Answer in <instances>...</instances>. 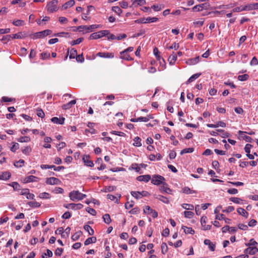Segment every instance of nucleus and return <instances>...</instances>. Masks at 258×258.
<instances>
[{"mask_svg":"<svg viewBox=\"0 0 258 258\" xmlns=\"http://www.w3.org/2000/svg\"><path fill=\"white\" fill-rule=\"evenodd\" d=\"M76 103V100H73L70 101L69 103L63 104L62 106V108L65 110L69 109L71 108H72L73 105H75Z\"/></svg>","mask_w":258,"mask_h":258,"instance_id":"nucleus-24","label":"nucleus"},{"mask_svg":"<svg viewBox=\"0 0 258 258\" xmlns=\"http://www.w3.org/2000/svg\"><path fill=\"white\" fill-rule=\"evenodd\" d=\"M157 60L159 61L160 64V66L158 68L159 70H163L165 68L166 66V63L164 59L161 56H158Z\"/></svg>","mask_w":258,"mask_h":258,"instance_id":"nucleus-19","label":"nucleus"},{"mask_svg":"<svg viewBox=\"0 0 258 258\" xmlns=\"http://www.w3.org/2000/svg\"><path fill=\"white\" fill-rule=\"evenodd\" d=\"M245 245L246 246H258V243L255 241L253 239H251L249 240V242L246 243Z\"/></svg>","mask_w":258,"mask_h":258,"instance_id":"nucleus-41","label":"nucleus"},{"mask_svg":"<svg viewBox=\"0 0 258 258\" xmlns=\"http://www.w3.org/2000/svg\"><path fill=\"white\" fill-rule=\"evenodd\" d=\"M26 36V34L24 32H19L16 34L7 35V37L12 38V39H23Z\"/></svg>","mask_w":258,"mask_h":258,"instance_id":"nucleus-10","label":"nucleus"},{"mask_svg":"<svg viewBox=\"0 0 258 258\" xmlns=\"http://www.w3.org/2000/svg\"><path fill=\"white\" fill-rule=\"evenodd\" d=\"M182 229L186 234H194L195 233V231L190 227H187L186 226H183L182 227Z\"/></svg>","mask_w":258,"mask_h":258,"instance_id":"nucleus-33","label":"nucleus"},{"mask_svg":"<svg viewBox=\"0 0 258 258\" xmlns=\"http://www.w3.org/2000/svg\"><path fill=\"white\" fill-rule=\"evenodd\" d=\"M32 149L30 146H26L22 150V153L25 155H29Z\"/></svg>","mask_w":258,"mask_h":258,"instance_id":"nucleus-53","label":"nucleus"},{"mask_svg":"<svg viewBox=\"0 0 258 258\" xmlns=\"http://www.w3.org/2000/svg\"><path fill=\"white\" fill-rule=\"evenodd\" d=\"M249 78V76L247 74H244L242 75H239L238 76V80L240 81H244L248 79Z\"/></svg>","mask_w":258,"mask_h":258,"instance_id":"nucleus-58","label":"nucleus"},{"mask_svg":"<svg viewBox=\"0 0 258 258\" xmlns=\"http://www.w3.org/2000/svg\"><path fill=\"white\" fill-rule=\"evenodd\" d=\"M200 61V57L197 56L195 58L188 59L186 61V63L188 65H195L198 63Z\"/></svg>","mask_w":258,"mask_h":258,"instance_id":"nucleus-18","label":"nucleus"},{"mask_svg":"<svg viewBox=\"0 0 258 258\" xmlns=\"http://www.w3.org/2000/svg\"><path fill=\"white\" fill-rule=\"evenodd\" d=\"M158 19L156 17H147L146 18V23H153L157 21Z\"/></svg>","mask_w":258,"mask_h":258,"instance_id":"nucleus-60","label":"nucleus"},{"mask_svg":"<svg viewBox=\"0 0 258 258\" xmlns=\"http://www.w3.org/2000/svg\"><path fill=\"white\" fill-rule=\"evenodd\" d=\"M38 197L39 198L43 199H48L50 198L49 194L48 192H43L40 193Z\"/></svg>","mask_w":258,"mask_h":258,"instance_id":"nucleus-45","label":"nucleus"},{"mask_svg":"<svg viewBox=\"0 0 258 258\" xmlns=\"http://www.w3.org/2000/svg\"><path fill=\"white\" fill-rule=\"evenodd\" d=\"M57 4V0H52L47 4L46 9L49 13L56 12L58 10Z\"/></svg>","mask_w":258,"mask_h":258,"instance_id":"nucleus-2","label":"nucleus"},{"mask_svg":"<svg viewBox=\"0 0 258 258\" xmlns=\"http://www.w3.org/2000/svg\"><path fill=\"white\" fill-rule=\"evenodd\" d=\"M230 201L235 203V204H241L242 201V200L241 199H240L239 198H236V197L231 198L230 199Z\"/></svg>","mask_w":258,"mask_h":258,"instance_id":"nucleus-48","label":"nucleus"},{"mask_svg":"<svg viewBox=\"0 0 258 258\" xmlns=\"http://www.w3.org/2000/svg\"><path fill=\"white\" fill-rule=\"evenodd\" d=\"M68 53H70V58L72 59L76 57L77 54V51L74 48L71 49Z\"/></svg>","mask_w":258,"mask_h":258,"instance_id":"nucleus-40","label":"nucleus"},{"mask_svg":"<svg viewBox=\"0 0 258 258\" xmlns=\"http://www.w3.org/2000/svg\"><path fill=\"white\" fill-rule=\"evenodd\" d=\"M51 120L52 122L56 124H63L64 121V118L61 117L58 118L57 117H53L51 119Z\"/></svg>","mask_w":258,"mask_h":258,"instance_id":"nucleus-20","label":"nucleus"},{"mask_svg":"<svg viewBox=\"0 0 258 258\" xmlns=\"http://www.w3.org/2000/svg\"><path fill=\"white\" fill-rule=\"evenodd\" d=\"M69 197L72 201H79L86 197V195L78 190H73L69 193Z\"/></svg>","mask_w":258,"mask_h":258,"instance_id":"nucleus-1","label":"nucleus"},{"mask_svg":"<svg viewBox=\"0 0 258 258\" xmlns=\"http://www.w3.org/2000/svg\"><path fill=\"white\" fill-rule=\"evenodd\" d=\"M75 1L74 0H70L68 2L66 3L63 6L62 8L63 9H67L69 7H71L75 5Z\"/></svg>","mask_w":258,"mask_h":258,"instance_id":"nucleus-36","label":"nucleus"},{"mask_svg":"<svg viewBox=\"0 0 258 258\" xmlns=\"http://www.w3.org/2000/svg\"><path fill=\"white\" fill-rule=\"evenodd\" d=\"M27 204L32 208H38L40 206V204L37 202H29Z\"/></svg>","mask_w":258,"mask_h":258,"instance_id":"nucleus-47","label":"nucleus"},{"mask_svg":"<svg viewBox=\"0 0 258 258\" xmlns=\"http://www.w3.org/2000/svg\"><path fill=\"white\" fill-rule=\"evenodd\" d=\"M243 7L244 11H249L254 10L253 3L247 4Z\"/></svg>","mask_w":258,"mask_h":258,"instance_id":"nucleus-46","label":"nucleus"},{"mask_svg":"<svg viewBox=\"0 0 258 258\" xmlns=\"http://www.w3.org/2000/svg\"><path fill=\"white\" fill-rule=\"evenodd\" d=\"M143 211L144 213L148 215H151L154 218L158 217V213L156 211L151 209L149 206H145Z\"/></svg>","mask_w":258,"mask_h":258,"instance_id":"nucleus-6","label":"nucleus"},{"mask_svg":"<svg viewBox=\"0 0 258 258\" xmlns=\"http://www.w3.org/2000/svg\"><path fill=\"white\" fill-rule=\"evenodd\" d=\"M84 229L85 231L88 232L89 235H93L94 234V230L88 225H85L84 226Z\"/></svg>","mask_w":258,"mask_h":258,"instance_id":"nucleus-34","label":"nucleus"},{"mask_svg":"<svg viewBox=\"0 0 258 258\" xmlns=\"http://www.w3.org/2000/svg\"><path fill=\"white\" fill-rule=\"evenodd\" d=\"M11 177V174L9 172L6 171L0 173V180H7Z\"/></svg>","mask_w":258,"mask_h":258,"instance_id":"nucleus-23","label":"nucleus"},{"mask_svg":"<svg viewBox=\"0 0 258 258\" xmlns=\"http://www.w3.org/2000/svg\"><path fill=\"white\" fill-rule=\"evenodd\" d=\"M120 58L126 60H132L133 58L127 54V52L121 53L120 52Z\"/></svg>","mask_w":258,"mask_h":258,"instance_id":"nucleus-32","label":"nucleus"},{"mask_svg":"<svg viewBox=\"0 0 258 258\" xmlns=\"http://www.w3.org/2000/svg\"><path fill=\"white\" fill-rule=\"evenodd\" d=\"M181 207L186 210H192L194 209V207L192 205L188 204H183L181 205Z\"/></svg>","mask_w":258,"mask_h":258,"instance_id":"nucleus-49","label":"nucleus"},{"mask_svg":"<svg viewBox=\"0 0 258 258\" xmlns=\"http://www.w3.org/2000/svg\"><path fill=\"white\" fill-rule=\"evenodd\" d=\"M182 192L185 194H196L197 191L196 190L190 189L188 187H184L182 189Z\"/></svg>","mask_w":258,"mask_h":258,"instance_id":"nucleus-31","label":"nucleus"},{"mask_svg":"<svg viewBox=\"0 0 258 258\" xmlns=\"http://www.w3.org/2000/svg\"><path fill=\"white\" fill-rule=\"evenodd\" d=\"M103 219L104 222L107 224H109L111 221L110 215L108 214H105L103 216Z\"/></svg>","mask_w":258,"mask_h":258,"instance_id":"nucleus-44","label":"nucleus"},{"mask_svg":"<svg viewBox=\"0 0 258 258\" xmlns=\"http://www.w3.org/2000/svg\"><path fill=\"white\" fill-rule=\"evenodd\" d=\"M133 145L136 147H141L142 146L141 139L138 137H136L134 139Z\"/></svg>","mask_w":258,"mask_h":258,"instance_id":"nucleus-37","label":"nucleus"},{"mask_svg":"<svg viewBox=\"0 0 258 258\" xmlns=\"http://www.w3.org/2000/svg\"><path fill=\"white\" fill-rule=\"evenodd\" d=\"M159 189L161 192L170 194L171 192V190L168 187L167 184L164 181L161 184Z\"/></svg>","mask_w":258,"mask_h":258,"instance_id":"nucleus-13","label":"nucleus"},{"mask_svg":"<svg viewBox=\"0 0 258 258\" xmlns=\"http://www.w3.org/2000/svg\"><path fill=\"white\" fill-rule=\"evenodd\" d=\"M52 141V139L50 137H46L44 139V142L45 143L43 145V147L45 148H51V145L48 144L50 143Z\"/></svg>","mask_w":258,"mask_h":258,"instance_id":"nucleus-28","label":"nucleus"},{"mask_svg":"<svg viewBox=\"0 0 258 258\" xmlns=\"http://www.w3.org/2000/svg\"><path fill=\"white\" fill-rule=\"evenodd\" d=\"M31 140L30 138L28 136L21 137L17 139V141L20 143L29 142Z\"/></svg>","mask_w":258,"mask_h":258,"instance_id":"nucleus-39","label":"nucleus"},{"mask_svg":"<svg viewBox=\"0 0 258 258\" xmlns=\"http://www.w3.org/2000/svg\"><path fill=\"white\" fill-rule=\"evenodd\" d=\"M204 242L205 245H208L209 248L211 251H214L215 250V244L211 242L210 240L206 239L204 240Z\"/></svg>","mask_w":258,"mask_h":258,"instance_id":"nucleus-17","label":"nucleus"},{"mask_svg":"<svg viewBox=\"0 0 258 258\" xmlns=\"http://www.w3.org/2000/svg\"><path fill=\"white\" fill-rule=\"evenodd\" d=\"M39 180V178L33 175H29L25 178L24 181L26 183L31 182H37Z\"/></svg>","mask_w":258,"mask_h":258,"instance_id":"nucleus-21","label":"nucleus"},{"mask_svg":"<svg viewBox=\"0 0 258 258\" xmlns=\"http://www.w3.org/2000/svg\"><path fill=\"white\" fill-rule=\"evenodd\" d=\"M132 169L136 170L137 172H139L141 170L140 166L136 163L133 164L131 166Z\"/></svg>","mask_w":258,"mask_h":258,"instance_id":"nucleus-63","label":"nucleus"},{"mask_svg":"<svg viewBox=\"0 0 258 258\" xmlns=\"http://www.w3.org/2000/svg\"><path fill=\"white\" fill-rule=\"evenodd\" d=\"M50 19V18L47 16H45L42 19H39L36 21L37 24L39 25H43V22H47L49 21Z\"/></svg>","mask_w":258,"mask_h":258,"instance_id":"nucleus-51","label":"nucleus"},{"mask_svg":"<svg viewBox=\"0 0 258 258\" xmlns=\"http://www.w3.org/2000/svg\"><path fill=\"white\" fill-rule=\"evenodd\" d=\"M133 5L135 7L145 4V0H132Z\"/></svg>","mask_w":258,"mask_h":258,"instance_id":"nucleus-35","label":"nucleus"},{"mask_svg":"<svg viewBox=\"0 0 258 258\" xmlns=\"http://www.w3.org/2000/svg\"><path fill=\"white\" fill-rule=\"evenodd\" d=\"M71 228L68 227H67L64 231H63V234L62 235V238H67L69 236V234L70 233Z\"/></svg>","mask_w":258,"mask_h":258,"instance_id":"nucleus-43","label":"nucleus"},{"mask_svg":"<svg viewBox=\"0 0 258 258\" xmlns=\"http://www.w3.org/2000/svg\"><path fill=\"white\" fill-rule=\"evenodd\" d=\"M232 11V12H240L244 11V7L242 6H241L240 7H236V8H234Z\"/></svg>","mask_w":258,"mask_h":258,"instance_id":"nucleus-62","label":"nucleus"},{"mask_svg":"<svg viewBox=\"0 0 258 258\" xmlns=\"http://www.w3.org/2000/svg\"><path fill=\"white\" fill-rule=\"evenodd\" d=\"M21 195L26 196L27 199L33 200L35 197L34 194L29 192V190L28 189H22L21 191Z\"/></svg>","mask_w":258,"mask_h":258,"instance_id":"nucleus-12","label":"nucleus"},{"mask_svg":"<svg viewBox=\"0 0 258 258\" xmlns=\"http://www.w3.org/2000/svg\"><path fill=\"white\" fill-rule=\"evenodd\" d=\"M52 33V31L49 29H46L42 31L36 32L32 35L31 38L33 39L42 38Z\"/></svg>","mask_w":258,"mask_h":258,"instance_id":"nucleus-3","label":"nucleus"},{"mask_svg":"<svg viewBox=\"0 0 258 258\" xmlns=\"http://www.w3.org/2000/svg\"><path fill=\"white\" fill-rule=\"evenodd\" d=\"M151 179L150 175H140L137 177V180L140 181L148 182Z\"/></svg>","mask_w":258,"mask_h":258,"instance_id":"nucleus-22","label":"nucleus"},{"mask_svg":"<svg viewBox=\"0 0 258 258\" xmlns=\"http://www.w3.org/2000/svg\"><path fill=\"white\" fill-rule=\"evenodd\" d=\"M201 75V73H197L192 75L187 81L186 84L191 83L194 80L198 78Z\"/></svg>","mask_w":258,"mask_h":258,"instance_id":"nucleus-30","label":"nucleus"},{"mask_svg":"<svg viewBox=\"0 0 258 258\" xmlns=\"http://www.w3.org/2000/svg\"><path fill=\"white\" fill-rule=\"evenodd\" d=\"M168 251L167 245L166 243H162L161 244V251L163 254L166 253Z\"/></svg>","mask_w":258,"mask_h":258,"instance_id":"nucleus-59","label":"nucleus"},{"mask_svg":"<svg viewBox=\"0 0 258 258\" xmlns=\"http://www.w3.org/2000/svg\"><path fill=\"white\" fill-rule=\"evenodd\" d=\"M13 24L16 26H21L25 24V22L21 20H17L13 21Z\"/></svg>","mask_w":258,"mask_h":258,"instance_id":"nucleus-42","label":"nucleus"},{"mask_svg":"<svg viewBox=\"0 0 258 258\" xmlns=\"http://www.w3.org/2000/svg\"><path fill=\"white\" fill-rule=\"evenodd\" d=\"M45 183L49 185H58L61 183V181L57 178L51 177L46 178Z\"/></svg>","mask_w":258,"mask_h":258,"instance_id":"nucleus-8","label":"nucleus"},{"mask_svg":"<svg viewBox=\"0 0 258 258\" xmlns=\"http://www.w3.org/2000/svg\"><path fill=\"white\" fill-rule=\"evenodd\" d=\"M244 250V253L246 254L253 255L258 252V248L256 246H248Z\"/></svg>","mask_w":258,"mask_h":258,"instance_id":"nucleus-9","label":"nucleus"},{"mask_svg":"<svg viewBox=\"0 0 258 258\" xmlns=\"http://www.w3.org/2000/svg\"><path fill=\"white\" fill-rule=\"evenodd\" d=\"M206 219H207L206 217L203 216L201 219V224L202 226V229L204 230H210L211 228V225H206Z\"/></svg>","mask_w":258,"mask_h":258,"instance_id":"nucleus-15","label":"nucleus"},{"mask_svg":"<svg viewBox=\"0 0 258 258\" xmlns=\"http://www.w3.org/2000/svg\"><path fill=\"white\" fill-rule=\"evenodd\" d=\"M112 10L115 12L116 14H117L118 15H120L121 13H122V10L121 9L118 7V6H115L113 7L112 8Z\"/></svg>","mask_w":258,"mask_h":258,"instance_id":"nucleus-54","label":"nucleus"},{"mask_svg":"<svg viewBox=\"0 0 258 258\" xmlns=\"http://www.w3.org/2000/svg\"><path fill=\"white\" fill-rule=\"evenodd\" d=\"M237 213L243 216L244 217L247 218L248 216V213L244 210V209L242 208H239L237 209Z\"/></svg>","mask_w":258,"mask_h":258,"instance_id":"nucleus-27","label":"nucleus"},{"mask_svg":"<svg viewBox=\"0 0 258 258\" xmlns=\"http://www.w3.org/2000/svg\"><path fill=\"white\" fill-rule=\"evenodd\" d=\"M176 59L177 56L176 54L173 53L169 56L168 60L170 64L173 65L175 63Z\"/></svg>","mask_w":258,"mask_h":258,"instance_id":"nucleus-26","label":"nucleus"},{"mask_svg":"<svg viewBox=\"0 0 258 258\" xmlns=\"http://www.w3.org/2000/svg\"><path fill=\"white\" fill-rule=\"evenodd\" d=\"M83 40V38H79L77 39L72 41L70 43L72 45L80 44Z\"/></svg>","mask_w":258,"mask_h":258,"instance_id":"nucleus-64","label":"nucleus"},{"mask_svg":"<svg viewBox=\"0 0 258 258\" xmlns=\"http://www.w3.org/2000/svg\"><path fill=\"white\" fill-rule=\"evenodd\" d=\"M64 207H65L67 209H71L74 210H80L83 208V205L82 204L79 203V204H74V203H71V204H64L63 205Z\"/></svg>","mask_w":258,"mask_h":258,"instance_id":"nucleus-7","label":"nucleus"},{"mask_svg":"<svg viewBox=\"0 0 258 258\" xmlns=\"http://www.w3.org/2000/svg\"><path fill=\"white\" fill-rule=\"evenodd\" d=\"M163 8L164 6L162 5H155L152 6V8L155 11L157 12L161 10Z\"/></svg>","mask_w":258,"mask_h":258,"instance_id":"nucleus-55","label":"nucleus"},{"mask_svg":"<svg viewBox=\"0 0 258 258\" xmlns=\"http://www.w3.org/2000/svg\"><path fill=\"white\" fill-rule=\"evenodd\" d=\"M165 178L159 175H154L152 176L151 179V182L155 185H160L165 181Z\"/></svg>","mask_w":258,"mask_h":258,"instance_id":"nucleus-5","label":"nucleus"},{"mask_svg":"<svg viewBox=\"0 0 258 258\" xmlns=\"http://www.w3.org/2000/svg\"><path fill=\"white\" fill-rule=\"evenodd\" d=\"M97 56L103 58H113L114 54L113 53L109 52H98L96 54Z\"/></svg>","mask_w":258,"mask_h":258,"instance_id":"nucleus-16","label":"nucleus"},{"mask_svg":"<svg viewBox=\"0 0 258 258\" xmlns=\"http://www.w3.org/2000/svg\"><path fill=\"white\" fill-rule=\"evenodd\" d=\"M154 197L155 199H157L162 201L163 203L165 204H168L169 203L168 199L166 197H164L163 196L154 195Z\"/></svg>","mask_w":258,"mask_h":258,"instance_id":"nucleus-25","label":"nucleus"},{"mask_svg":"<svg viewBox=\"0 0 258 258\" xmlns=\"http://www.w3.org/2000/svg\"><path fill=\"white\" fill-rule=\"evenodd\" d=\"M24 163L25 161L23 159H20L14 163V166L16 167H21L24 165Z\"/></svg>","mask_w":258,"mask_h":258,"instance_id":"nucleus-50","label":"nucleus"},{"mask_svg":"<svg viewBox=\"0 0 258 258\" xmlns=\"http://www.w3.org/2000/svg\"><path fill=\"white\" fill-rule=\"evenodd\" d=\"M50 57V53L47 52H44L41 53L40 58L44 60Z\"/></svg>","mask_w":258,"mask_h":258,"instance_id":"nucleus-57","label":"nucleus"},{"mask_svg":"<svg viewBox=\"0 0 258 258\" xmlns=\"http://www.w3.org/2000/svg\"><path fill=\"white\" fill-rule=\"evenodd\" d=\"M109 34L108 30H101L97 32H95L91 34L89 37V39H97L103 37V36H107Z\"/></svg>","mask_w":258,"mask_h":258,"instance_id":"nucleus-4","label":"nucleus"},{"mask_svg":"<svg viewBox=\"0 0 258 258\" xmlns=\"http://www.w3.org/2000/svg\"><path fill=\"white\" fill-rule=\"evenodd\" d=\"M194 151V149L193 148H188L183 149L180 152V155H183L185 153H192Z\"/></svg>","mask_w":258,"mask_h":258,"instance_id":"nucleus-52","label":"nucleus"},{"mask_svg":"<svg viewBox=\"0 0 258 258\" xmlns=\"http://www.w3.org/2000/svg\"><path fill=\"white\" fill-rule=\"evenodd\" d=\"M96 240L97 239L96 237H89L85 241L84 244L87 245L91 243H95Z\"/></svg>","mask_w":258,"mask_h":258,"instance_id":"nucleus-29","label":"nucleus"},{"mask_svg":"<svg viewBox=\"0 0 258 258\" xmlns=\"http://www.w3.org/2000/svg\"><path fill=\"white\" fill-rule=\"evenodd\" d=\"M132 196L137 199L142 198L141 197V194L140 191H132L131 192Z\"/></svg>","mask_w":258,"mask_h":258,"instance_id":"nucleus-61","label":"nucleus"},{"mask_svg":"<svg viewBox=\"0 0 258 258\" xmlns=\"http://www.w3.org/2000/svg\"><path fill=\"white\" fill-rule=\"evenodd\" d=\"M184 215L185 218H192L194 215V213L191 211H184Z\"/></svg>","mask_w":258,"mask_h":258,"instance_id":"nucleus-56","label":"nucleus"},{"mask_svg":"<svg viewBox=\"0 0 258 258\" xmlns=\"http://www.w3.org/2000/svg\"><path fill=\"white\" fill-rule=\"evenodd\" d=\"M90 158L89 155H85L83 156L82 160L86 166L92 167L94 166V163Z\"/></svg>","mask_w":258,"mask_h":258,"instance_id":"nucleus-11","label":"nucleus"},{"mask_svg":"<svg viewBox=\"0 0 258 258\" xmlns=\"http://www.w3.org/2000/svg\"><path fill=\"white\" fill-rule=\"evenodd\" d=\"M208 6L207 4H200L194 6L192 8V10L193 11L200 12L202 11L203 9H207Z\"/></svg>","mask_w":258,"mask_h":258,"instance_id":"nucleus-14","label":"nucleus"},{"mask_svg":"<svg viewBox=\"0 0 258 258\" xmlns=\"http://www.w3.org/2000/svg\"><path fill=\"white\" fill-rule=\"evenodd\" d=\"M82 234V232L81 231L76 232L72 236V239L73 241H76L78 240Z\"/></svg>","mask_w":258,"mask_h":258,"instance_id":"nucleus-38","label":"nucleus"}]
</instances>
